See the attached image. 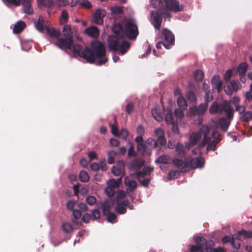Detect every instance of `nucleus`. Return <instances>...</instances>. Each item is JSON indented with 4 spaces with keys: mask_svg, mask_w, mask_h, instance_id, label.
<instances>
[{
    "mask_svg": "<svg viewBox=\"0 0 252 252\" xmlns=\"http://www.w3.org/2000/svg\"><path fill=\"white\" fill-rule=\"evenodd\" d=\"M153 170L154 168L153 167H145L142 171L137 173V178L143 186L145 187L148 186L151 181V178L149 177V176Z\"/></svg>",
    "mask_w": 252,
    "mask_h": 252,
    "instance_id": "nucleus-7",
    "label": "nucleus"
},
{
    "mask_svg": "<svg viewBox=\"0 0 252 252\" xmlns=\"http://www.w3.org/2000/svg\"><path fill=\"white\" fill-rule=\"evenodd\" d=\"M162 44L166 49H169L174 45L175 38L174 34L169 30L164 29L162 30L161 36Z\"/></svg>",
    "mask_w": 252,
    "mask_h": 252,
    "instance_id": "nucleus-9",
    "label": "nucleus"
},
{
    "mask_svg": "<svg viewBox=\"0 0 252 252\" xmlns=\"http://www.w3.org/2000/svg\"><path fill=\"white\" fill-rule=\"evenodd\" d=\"M22 2L23 9L24 13L27 14L33 13V10L31 6V1L29 0H21V3Z\"/></svg>",
    "mask_w": 252,
    "mask_h": 252,
    "instance_id": "nucleus-25",
    "label": "nucleus"
},
{
    "mask_svg": "<svg viewBox=\"0 0 252 252\" xmlns=\"http://www.w3.org/2000/svg\"><path fill=\"white\" fill-rule=\"evenodd\" d=\"M209 112L212 114L225 112L229 119L232 118L233 116V111L230 107V103L227 101H224L220 104L214 102L209 108Z\"/></svg>",
    "mask_w": 252,
    "mask_h": 252,
    "instance_id": "nucleus-5",
    "label": "nucleus"
},
{
    "mask_svg": "<svg viewBox=\"0 0 252 252\" xmlns=\"http://www.w3.org/2000/svg\"><path fill=\"white\" fill-rule=\"evenodd\" d=\"M133 109L134 104L131 102L128 103L126 108V112L129 114L133 111Z\"/></svg>",
    "mask_w": 252,
    "mask_h": 252,
    "instance_id": "nucleus-63",
    "label": "nucleus"
},
{
    "mask_svg": "<svg viewBox=\"0 0 252 252\" xmlns=\"http://www.w3.org/2000/svg\"><path fill=\"white\" fill-rule=\"evenodd\" d=\"M222 242H223V243L230 242L232 246H234L235 245L234 238L230 236H225L222 238Z\"/></svg>",
    "mask_w": 252,
    "mask_h": 252,
    "instance_id": "nucleus-52",
    "label": "nucleus"
},
{
    "mask_svg": "<svg viewBox=\"0 0 252 252\" xmlns=\"http://www.w3.org/2000/svg\"><path fill=\"white\" fill-rule=\"evenodd\" d=\"M113 205L114 203L110 199L104 203H101V206L104 215H107L109 214L110 209L113 207Z\"/></svg>",
    "mask_w": 252,
    "mask_h": 252,
    "instance_id": "nucleus-24",
    "label": "nucleus"
},
{
    "mask_svg": "<svg viewBox=\"0 0 252 252\" xmlns=\"http://www.w3.org/2000/svg\"><path fill=\"white\" fill-rule=\"evenodd\" d=\"M165 8L168 10L178 12L183 10V6L177 0H164Z\"/></svg>",
    "mask_w": 252,
    "mask_h": 252,
    "instance_id": "nucleus-11",
    "label": "nucleus"
},
{
    "mask_svg": "<svg viewBox=\"0 0 252 252\" xmlns=\"http://www.w3.org/2000/svg\"><path fill=\"white\" fill-rule=\"evenodd\" d=\"M177 103L180 108L186 109L187 107V102L186 99L182 95H179L177 98Z\"/></svg>",
    "mask_w": 252,
    "mask_h": 252,
    "instance_id": "nucleus-40",
    "label": "nucleus"
},
{
    "mask_svg": "<svg viewBox=\"0 0 252 252\" xmlns=\"http://www.w3.org/2000/svg\"><path fill=\"white\" fill-rule=\"evenodd\" d=\"M126 193L123 190H118L117 193V202L119 200H125L124 197L126 196Z\"/></svg>",
    "mask_w": 252,
    "mask_h": 252,
    "instance_id": "nucleus-51",
    "label": "nucleus"
},
{
    "mask_svg": "<svg viewBox=\"0 0 252 252\" xmlns=\"http://www.w3.org/2000/svg\"><path fill=\"white\" fill-rule=\"evenodd\" d=\"M173 164L177 167L180 168L182 172L184 173L183 170L185 167V164H186V160L184 162L182 159L179 158H175L172 160Z\"/></svg>",
    "mask_w": 252,
    "mask_h": 252,
    "instance_id": "nucleus-34",
    "label": "nucleus"
},
{
    "mask_svg": "<svg viewBox=\"0 0 252 252\" xmlns=\"http://www.w3.org/2000/svg\"><path fill=\"white\" fill-rule=\"evenodd\" d=\"M127 208L131 210L133 209V205L130 204L128 200H119L117 202L115 211L120 214H124L126 213Z\"/></svg>",
    "mask_w": 252,
    "mask_h": 252,
    "instance_id": "nucleus-13",
    "label": "nucleus"
},
{
    "mask_svg": "<svg viewBox=\"0 0 252 252\" xmlns=\"http://www.w3.org/2000/svg\"><path fill=\"white\" fill-rule=\"evenodd\" d=\"M152 114L154 118L158 122H160L163 120L162 114L159 113L157 108L152 109Z\"/></svg>",
    "mask_w": 252,
    "mask_h": 252,
    "instance_id": "nucleus-39",
    "label": "nucleus"
},
{
    "mask_svg": "<svg viewBox=\"0 0 252 252\" xmlns=\"http://www.w3.org/2000/svg\"><path fill=\"white\" fill-rule=\"evenodd\" d=\"M232 70H228L226 71L224 75V79L226 81H229L231 78L233 73Z\"/></svg>",
    "mask_w": 252,
    "mask_h": 252,
    "instance_id": "nucleus-62",
    "label": "nucleus"
},
{
    "mask_svg": "<svg viewBox=\"0 0 252 252\" xmlns=\"http://www.w3.org/2000/svg\"><path fill=\"white\" fill-rule=\"evenodd\" d=\"M112 173L115 176H119L122 179L125 174V164L123 161H118L116 165L111 168Z\"/></svg>",
    "mask_w": 252,
    "mask_h": 252,
    "instance_id": "nucleus-14",
    "label": "nucleus"
},
{
    "mask_svg": "<svg viewBox=\"0 0 252 252\" xmlns=\"http://www.w3.org/2000/svg\"><path fill=\"white\" fill-rule=\"evenodd\" d=\"M196 245H193L190 247L191 252H223V248L218 247L213 250L212 249L214 243L212 241H207L202 237H197L196 240Z\"/></svg>",
    "mask_w": 252,
    "mask_h": 252,
    "instance_id": "nucleus-3",
    "label": "nucleus"
},
{
    "mask_svg": "<svg viewBox=\"0 0 252 252\" xmlns=\"http://www.w3.org/2000/svg\"><path fill=\"white\" fill-rule=\"evenodd\" d=\"M129 148L128 150V155L130 157H135L136 156L135 152L134 151V147L131 143L129 142Z\"/></svg>",
    "mask_w": 252,
    "mask_h": 252,
    "instance_id": "nucleus-54",
    "label": "nucleus"
},
{
    "mask_svg": "<svg viewBox=\"0 0 252 252\" xmlns=\"http://www.w3.org/2000/svg\"><path fill=\"white\" fill-rule=\"evenodd\" d=\"M54 44L62 50L72 51L75 56L84 59L88 63H93L97 60V64L102 65L108 61L105 46L100 41H92L91 43V49L86 47L82 50L80 45L73 44V39L65 37L58 38Z\"/></svg>",
    "mask_w": 252,
    "mask_h": 252,
    "instance_id": "nucleus-1",
    "label": "nucleus"
},
{
    "mask_svg": "<svg viewBox=\"0 0 252 252\" xmlns=\"http://www.w3.org/2000/svg\"><path fill=\"white\" fill-rule=\"evenodd\" d=\"M188 99L190 101H194L196 100V95L193 92H189L187 94Z\"/></svg>",
    "mask_w": 252,
    "mask_h": 252,
    "instance_id": "nucleus-57",
    "label": "nucleus"
},
{
    "mask_svg": "<svg viewBox=\"0 0 252 252\" xmlns=\"http://www.w3.org/2000/svg\"><path fill=\"white\" fill-rule=\"evenodd\" d=\"M204 163L205 160L202 157L191 158L189 160H186L185 167L183 171L187 172L191 169L201 168L204 166Z\"/></svg>",
    "mask_w": 252,
    "mask_h": 252,
    "instance_id": "nucleus-8",
    "label": "nucleus"
},
{
    "mask_svg": "<svg viewBox=\"0 0 252 252\" xmlns=\"http://www.w3.org/2000/svg\"><path fill=\"white\" fill-rule=\"evenodd\" d=\"M121 179H111L107 182V186L105 189V193L109 197L113 196L115 192V189L119 187Z\"/></svg>",
    "mask_w": 252,
    "mask_h": 252,
    "instance_id": "nucleus-10",
    "label": "nucleus"
},
{
    "mask_svg": "<svg viewBox=\"0 0 252 252\" xmlns=\"http://www.w3.org/2000/svg\"><path fill=\"white\" fill-rule=\"evenodd\" d=\"M69 2L68 0H56L54 1V5L58 7H61L68 5Z\"/></svg>",
    "mask_w": 252,
    "mask_h": 252,
    "instance_id": "nucleus-45",
    "label": "nucleus"
},
{
    "mask_svg": "<svg viewBox=\"0 0 252 252\" xmlns=\"http://www.w3.org/2000/svg\"><path fill=\"white\" fill-rule=\"evenodd\" d=\"M48 34L52 37L59 38L61 34V31L59 29H56L53 27L48 28L47 29Z\"/></svg>",
    "mask_w": 252,
    "mask_h": 252,
    "instance_id": "nucleus-30",
    "label": "nucleus"
},
{
    "mask_svg": "<svg viewBox=\"0 0 252 252\" xmlns=\"http://www.w3.org/2000/svg\"><path fill=\"white\" fill-rule=\"evenodd\" d=\"M100 217V213L98 209H94L92 211V214L89 213L85 214L83 215L82 220L83 222L87 223L90 220H97Z\"/></svg>",
    "mask_w": 252,
    "mask_h": 252,
    "instance_id": "nucleus-16",
    "label": "nucleus"
},
{
    "mask_svg": "<svg viewBox=\"0 0 252 252\" xmlns=\"http://www.w3.org/2000/svg\"><path fill=\"white\" fill-rule=\"evenodd\" d=\"M229 124V121L225 118H221L220 120V126L222 130L226 131Z\"/></svg>",
    "mask_w": 252,
    "mask_h": 252,
    "instance_id": "nucleus-37",
    "label": "nucleus"
},
{
    "mask_svg": "<svg viewBox=\"0 0 252 252\" xmlns=\"http://www.w3.org/2000/svg\"><path fill=\"white\" fill-rule=\"evenodd\" d=\"M68 12L66 10H63L61 12L60 17V24L61 25L64 24L68 20Z\"/></svg>",
    "mask_w": 252,
    "mask_h": 252,
    "instance_id": "nucleus-42",
    "label": "nucleus"
},
{
    "mask_svg": "<svg viewBox=\"0 0 252 252\" xmlns=\"http://www.w3.org/2000/svg\"><path fill=\"white\" fill-rule=\"evenodd\" d=\"M194 77L196 80L198 81H202L204 78L203 72L201 70H197L195 71Z\"/></svg>",
    "mask_w": 252,
    "mask_h": 252,
    "instance_id": "nucleus-49",
    "label": "nucleus"
},
{
    "mask_svg": "<svg viewBox=\"0 0 252 252\" xmlns=\"http://www.w3.org/2000/svg\"><path fill=\"white\" fill-rule=\"evenodd\" d=\"M79 6L89 9L92 8V4L88 0H80Z\"/></svg>",
    "mask_w": 252,
    "mask_h": 252,
    "instance_id": "nucleus-44",
    "label": "nucleus"
},
{
    "mask_svg": "<svg viewBox=\"0 0 252 252\" xmlns=\"http://www.w3.org/2000/svg\"><path fill=\"white\" fill-rule=\"evenodd\" d=\"M180 176V172L176 170L171 171L168 174V178L169 180L178 178Z\"/></svg>",
    "mask_w": 252,
    "mask_h": 252,
    "instance_id": "nucleus-47",
    "label": "nucleus"
},
{
    "mask_svg": "<svg viewBox=\"0 0 252 252\" xmlns=\"http://www.w3.org/2000/svg\"><path fill=\"white\" fill-rule=\"evenodd\" d=\"M117 153L114 151H110L108 153V162L112 164L114 162Z\"/></svg>",
    "mask_w": 252,
    "mask_h": 252,
    "instance_id": "nucleus-41",
    "label": "nucleus"
},
{
    "mask_svg": "<svg viewBox=\"0 0 252 252\" xmlns=\"http://www.w3.org/2000/svg\"><path fill=\"white\" fill-rule=\"evenodd\" d=\"M86 201L89 205H93L96 203V200L94 196H88L86 198Z\"/></svg>",
    "mask_w": 252,
    "mask_h": 252,
    "instance_id": "nucleus-53",
    "label": "nucleus"
},
{
    "mask_svg": "<svg viewBox=\"0 0 252 252\" xmlns=\"http://www.w3.org/2000/svg\"><path fill=\"white\" fill-rule=\"evenodd\" d=\"M123 38L116 35L109 36L107 40L109 49L113 51H119L122 55L125 54L129 49L130 44L123 40Z\"/></svg>",
    "mask_w": 252,
    "mask_h": 252,
    "instance_id": "nucleus-4",
    "label": "nucleus"
},
{
    "mask_svg": "<svg viewBox=\"0 0 252 252\" xmlns=\"http://www.w3.org/2000/svg\"><path fill=\"white\" fill-rule=\"evenodd\" d=\"M236 89V82L233 81L225 88V92L228 95H231Z\"/></svg>",
    "mask_w": 252,
    "mask_h": 252,
    "instance_id": "nucleus-32",
    "label": "nucleus"
},
{
    "mask_svg": "<svg viewBox=\"0 0 252 252\" xmlns=\"http://www.w3.org/2000/svg\"><path fill=\"white\" fill-rule=\"evenodd\" d=\"M237 112L239 113L240 120L244 122V126H247V123L252 120V112L251 111H245V108L237 105Z\"/></svg>",
    "mask_w": 252,
    "mask_h": 252,
    "instance_id": "nucleus-12",
    "label": "nucleus"
},
{
    "mask_svg": "<svg viewBox=\"0 0 252 252\" xmlns=\"http://www.w3.org/2000/svg\"><path fill=\"white\" fill-rule=\"evenodd\" d=\"M62 229L66 233H70L73 230L72 226L68 222H64L62 224Z\"/></svg>",
    "mask_w": 252,
    "mask_h": 252,
    "instance_id": "nucleus-48",
    "label": "nucleus"
},
{
    "mask_svg": "<svg viewBox=\"0 0 252 252\" xmlns=\"http://www.w3.org/2000/svg\"><path fill=\"white\" fill-rule=\"evenodd\" d=\"M26 25L24 22L18 21L17 22L13 28V32L15 33H19L21 32L26 27Z\"/></svg>",
    "mask_w": 252,
    "mask_h": 252,
    "instance_id": "nucleus-29",
    "label": "nucleus"
},
{
    "mask_svg": "<svg viewBox=\"0 0 252 252\" xmlns=\"http://www.w3.org/2000/svg\"><path fill=\"white\" fill-rule=\"evenodd\" d=\"M107 220L108 221L111 222L112 223H113L115 222V220L116 219V215L113 213H109V214L107 215Z\"/></svg>",
    "mask_w": 252,
    "mask_h": 252,
    "instance_id": "nucleus-55",
    "label": "nucleus"
},
{
    "mask_svg": "<svg viewBox=\"0 0 252 252\" xmlns=\"http://www.w3.org/2000/svg\"><path fill=\"white\" fill-rule=\"evenodd\" d=\"M37 3L39 6L50 7L54 5V1L52 0H37Z\"/></svg>",
    "mask_w": 252,
    "mask_h": 252,
    "instance_id": "nucleus-38",
    "label": "nucleus"
},
{
    "mask_svg": "<svg viewBox=\"0 0 252 252\" xmlns=\"http://www.w3.org/2000/svg\"><path fill=\"white\" fill-rule=\"evenodd\" d=\"M241 235H243L245 238H252V231H247L245 230L240 231L237 233V238Z\"/></svg>",
    "mask_w": 252,
    "mask_h": 252,
    "instance_id": "nucleus-46",
    "label": "nucleus"
},
{
    "mask_svg": "<svg viewBox=\"0 0 252 252\" xmlns=\"http://www.w3.org/2000/svg\"><path fill=\"white\" fill-rule=\"evenodd\" d=\"M112 31L115 33L114 35H116L120 37H125V30L121 24L116 23L114 24L112 27Z\"/></svg>",
    "mask_w": 252,
    "mask_h": 252,
    "instance_id": "nucleus-20",
    "label": "nucleus"
},
{
    "mask_svg": "<svg viewBox=\"0 0 252 252\" xmlns=\"http://www.w3.org/2000/svg\"><path fill=\"white\" fill-rule=\"evenodd\" d=\"M189 148L190 146L188 144H187L185 148L182 144L180 143H178L175 147L176 151L179 157L181 158H183L186 156V151L189 150Z\"/></svg>",
    "mask_w": 252,
    "mask_h": 252,
    "instance_id": "nucleus-21",
    "label": "nucleus"
},
{
    "mask_svg": "<svg viewBox=\"0 0 252 252\" xmlns=\"http://www.w3.org/2000/svg\"><path fill=\"white\" fill-rule=\"evenodd\" d=\"M34 25L39 31H43L44 30V22L43 17L39 16L38 20L34 23Z\"/></svg>",
    "mask_w": 252,
    "mask_h": 252,
    "instance_id": "nucleus-35",
    "label": "nucleus"
},
{
    "mask_svg": "<svg viewBox=\"0 0 252 252\" xmlns=\"http://www.w3.org/2000/svg\"><path fill=\"white\" fill-rule=\"evenodd\" d=\"M165 121L168 125H172L173 128H177V126L174 123V118L172 114L171 111L169 110L166 113L165 116Z\"/></svg>",
    "mask_w": 252,
    "mask_h": 252,
    "instance_id": "nucleus-28",
    "label": "nucleus"
},
{
    "mask_svg": "<svg viewBox=\"0 0 252 252\" xmlns=\"http://www.w3.org/2000/svg\"><path fill=\"white\" fill-rule=\"evenodd\" d=\"M105 15L106 12L105 10L100 9L97 10L94 14V22L99 25L102 24L103 18Z\"/></svg>",
    "mask_w": 252,
    "mask_h": 252,
    "instance_id": "nucleus-19",
    "label": "nucleus"
},
{
    "mask_svg": "<svg viewBox=\"0 0 252 252\" xmlns=\"http://www.w3.org/2000/svg\"><path fill=\"white\" fill-rule=\"evenodd\" d=\"M76 204V201L74 200H70L66 204L67 208L70 210H73V208Z\"/></svg>",
    "mask_w": 252,
    "mask_h": 252,
    "instance_id": "nucleus-58",
    "label": "nucleus"
},
{
    "mask_svg": "<svg viewBox=\"0 0 252 252\" xmlns=\"http://www.w3.org/2000/svg\"><path fill=\"white\" fill-rule=\"evenodd\" d=\"M73 216L74 219L78 220L80 218L81 216V212L80 210L75 209L73 211Z\"/></svg>",
    "mask_w": 252,
    "mask_h": 252,
    "instance_id": "nucleus-60",
    "label": "nucleus"
},
{
    "mask_svg": "<svg viewBox=\"0 0 252 252\" xmlns=\"http://www.w3.org/2000/svg\"><path fill=\"white\" fill-rule=\"evenodd\" d=\"M248 64L246 63H242L237 66V73L239 75L240 81L244 83L246 81V73L248 69Z\"/></svg>",
    "mask_w": 252,
    "mask_h": 252,
    "instance_id": "nucleus-15",
    "label": "nucleus"
},
{
    "mask_svg": "<svg viewBox=\"0 0 252 252\" xmlns=\"http://www.w3.org/2000/svg\"><path fill=\"white\" fill-rule=\"evenodd\" d=\"M110 126L111 127L112 133L115 136H118L119 132L117 126L113 124H110Z\"/></svg>",
    "mask_w": 252,
    "mask_h": 252,
    "instance_id": "nucleus-61",
    "label": "nucleus"
},
{
    "mask_svg": "<svg viewBox=\"0 0 252 252\" xmlns=\"http://www.w3.org/2000/svg\"><path fill=\"white\" fill-rule=\"evenodd\" d=\"M221 140V136L217 131L210 132L209 127L207 126H203L200 130L191 133L189 138V146L196 145L198 142L200 146H207V153L210 151H215L217 148V144Z\"/></svg>",
    "mask_w": 252,
    "mask_h": 252,
    "instance_id": "nucleus-2",
    "label": "nucleus"
},
{
    "mask_svg": "<svg viewBox=\"0 0 252 252\" xmlns=\"http://www.w3.org/2000/svg\"><path fill=\"white\" fill-rule=\"evenodd\" d=\"M125 37L130 39H135L139 32L135 22L133 20H126L125 23Z\"/></svg>",
    "mask_w": 252,
    "mask_h": 252,
    "instance_id": "nucleus-6",
    "label": "nucleus"
},
{
    "mask_svg": "<svg viewBox=\"0 0 252 252\" xmlns=\"http://www.w3.org/2000/svg\"><path fill=\"white\" fill-rule=\"evenodd\" d=\"M111 11L114 14H121L123 12V7L119 6H114L111 8Z\"/></svg>",
    "mask_w": 252,
    "mask_h": 252,
    "instance_id": "nucleus-50",
    "label": "nucleus"
},
{
    "mask_svg": "<svg viewBox=\"0 0 252 252\" xmlns=\"http://www.w3.org/2000/svg\"><path fill=\"white\" fill-rule=\"evenodd\" d=\"M162 18L160 15L157 13H152V23L156 29H159L161 26Z\"/></svg>",
    "mask_w": 252,
    "mask_h": 252,
    "instance_id": "nucleus-22",
    "label": "nucleus"
},
{
    "mask_svg": "<svg viewBox=\"0 0 252 252\" xmlns=\"http://www.w3.org/2000/svg\"><path fill=\"white\" fill-rule=\"evenodd\" d=\"M145 161L140 158L134 159L131 163V166L134 170H137L140 169L144 164Z\"/></svg>",
    "mask_w": 252,
    "mask_h": 252,
    "instance_id": "nucleus-27",
    "label": "nucleus"
},
{
    "mask_svg": "<svg viewBox=\"0 0 252 252\" xmlns=\"http://www.w3.org/2000/svg\"><path fill=\"white\" fill-rule=\"evenodd\" d=\"M212 98L213 96L209 91L205 92V95L204 97L205 103H207L208 104V102L212 100Z\"/></svg>",
    "mask_w": 252,
    "mask_h": 252,
    "instance_id": "nucleus-56",
    "label": "nucleus"
},
{
    "mask_svg": "<svg viewBox=\"0 0 252 252\" xmlns=\"http://www.w3.org/2000/svg\"><path fill=\"white\" fill-rule=\"evenodd\" d=\"M155 134L157 137V141L161 146L165 145L166 139L165 137L164 130L161 128H158L155 130Z\"/></svg>",
    "mask_w": 252,
    "mask_h": 252,
    "instance_id": "nucleus-17",
    "label": "nucleus"
},
{
    "mask_svg": "<svg viewBox=\"0 0 252 252\" xmlns=\"http://www.w3.org/2000/svg\"><path fill=\"white\" fill-rule=\"evenodd\" d=\"M155 161L161 164H168L170 161V158L169 156L163 155L160 156Z\"/></svg>",
    "mask_w": 252,
    "mask_h": 252,
    "instance_id": "nucleus-36",
    "label": "nucleus"
},
{
    "mask_svg": "<svg viewBox=\"0 0 252 252\" xmlns=\"http://www.w3.org/2000/svg\"><path fill=\"white\" fill-rule=\"evenodd\" d=\"M212 83L214 85L218 92H220L222 89V82L220 81L219 76H215L212 80Z\"/></svg>",
    "mask_w": 252,
    "mask_h": 252,
    "instance_id": "nucleus-33",
    "label": "nucleus"
},
{
    "mask_svg": "<svg viewBox=\"0 0 252 252\" xmlns=\"http://www.w3.org/2000/svg\"><path fill=\"white\" fill-rule=\"evenodd\" d=\"M208 107V104L204 103L200 104L198 107H194L190 109V113L193 115H200L204 114Z\"/></svg>",
    "mask_w": 252,
    "mask_h": 252,
    "instance_id": "nucleus-18",
    "label": "nucleus"
},
{
    "mask_svg": "<svg viewBox=\"0 0 252 252\" xmlns=\"http://www.w3.org/2000/svg\"><path fill=\"white\" fill-rule=\"evenodd\" d=\"M119 135L121 136L123 138L126 139L128 135V133L127 130L123 128L121 129L120 133L119 132Z\"/></svg>",
    "mask_w": 252,
    "mask_h": 252,
    "instance_id": "nucleus-64",
    "label": "nucleus"
},
{
    "mask_svg": "<svg viewBox=\"0 0 252 252\" xmlns=\"http://www.w3.org/2000/svg\"><path fill=\"white\" fill-rule=\"evenodd\" d=\"M84 33L93 37H97L99 35V30L98 28L94 26H92L87 28L85 31Z\"/></svg>",
    "mask_w": 252,
    "mask_h": 252,
    "instance_id": "nucleus-23",
    "label": "nucleus"
},
{
    "mask_svg": "<svg viewBox=\"0 0 252 252\" xmlns=\"http://www.w3.org/2000/svg\"><path fill=\"white\" fill-rule=\"evenodd\" d=\"M125 183L126 186L128 188L130 191L134 190L137 187V183L134 180H131L128 177H126Z\"/></svg>",
    "mask_w": 252,
    "mask_h": 252,
    "instance_id": "nucleus-31",
    "label": "nucleus"
},
{
    "mask_svg": "<svg viewBox=\"0 0 252 252\" xmlns=\"http://www.w3.org/2000/svg\"><path fill=\"white\" fill-rule=\"evenodd\" d=\"M79 178L82 182H87L89 180V176L88 173L84 171H81L79 174Z\"/></svg>",
    "mask_w": 252,
    "mask_h": 252,
    "instance_id": "nucleus-43",
    "label": "nucleus"
},
{
    "mask_svg": "<svg viewBox=\"0 0 252 252\" xmlns=\"http://www.w3.org/2000/svg\"><path fill=\"white\" fill-rule=\"evenodd\" d=\"M184 109H182L180 108L176 109L174 111V114L176 116V117L178 118H181L184 116Z\"/></svg>",
    "mask_w": 252,
    "mask_h": 252,
    "instance_id": "nucleus-59",
    "label": "nucleus"
},
{
    "mask_svg": "<svg viewBox=\"0 0 252 252\" xmlns=\"http://www.w3.org/2000/svg\"><path fill=\"white\" fill-rule=\"evenodd\" d=\"M64 37L73 39V32L71 28L69 25H65L62 30Z\"/></svg>",
    "mask_w": 252,
    "mask_h": 252,
    "instance_id": "nucleus-26",
    "label": "nucleus"
}]
</instances>
